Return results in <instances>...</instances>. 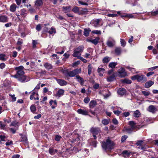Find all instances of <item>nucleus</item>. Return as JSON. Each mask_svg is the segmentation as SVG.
Segmentation results:
<instances>
[{"label": "nucleus", "mask_w": 158, "mask_h": 158, "mask_svg": "<svg viewBox=\"0 0 158 158\" xmlns=\"http://www.w3.org/2000/svg\"><path fill=\"white\" fill-rule=\"evenodd\" d=\"M113 112L115 114L117 115V116H118L121 112V111L118 110H114L113 111Z\"/></svg>", "instance_id": "69168bd1"}, {"label": "nucleus", "mask_w": 158, "mask_h": 158, "mask_svg": "<svg viewBox=\"0 0 158 158\" xmlns=\"http://www.w3.org/2000/svg\"><path fill=\"white\" fill-rule=\"evenodd\" d=\"M110 57L108 56L105 57L103 59V62L104 63H107L110 61Z\"/></svg>", "instance_id": "79ce46f5"}, {"label": "nucleus", "mask_w": 158, "mask_h": 158, "mask_svg": "<svg viewBox=\"0 0 158 158\" xmlns=\"http://www.w3.org/2000/svg\"><path fill=\"white\" fill-rule=\"evenodd\" d=\"M71 6H63L62 7V10L64 12L67 13L70 12L71 10Z\"/></svg>", "instance_id": "4468645a"}, {"label": "nucleus", "mask_w": 158, "mask_h": 158, "mask_svg": "<svg viewBox=\"0 0 158 158\" xmlns=\"http://www.w3.org/2000/svg\"><path fill=\"white\" fill-rule=\"evenodd\" d=\"M49 104L51 107V108L53 109H55L57 106V102L56 100L53 101L51 100L49 102Z\"/></svg>", "instance_id": "dca6fc26"}, {"label": "nucleus", "mask_w": 158, "mask_h": 158, "mask_svg": "<svg viewBox=\"0 0 158 158\" xmlns=\"http://www.w3.org/2000/svg\"><path fill=\"white\" fill-rule=\"evenodd\" d=\"M47 32L49 33L50 34H55L56 32V29L54 27H52L50 29V30L48 31Z\"/></svg>", "instance_id": "e433bc0d"}, {"label": "nucleus", "mask_w": 158, "mask_h": 158, "mask_svg": "<svg viewBox=\"0 0 158 158\" xmlns=\"http://www.w3.org/2000/svg\"><path fill=\"white\" fill-rule=\"evenodd\" d=\"M158 14V10H157L156 11H152L151 12V14L152 15H156Z\"/></svg>", "instance_id": "0e129e2a"}, {"label": "nucleus", "mask_w": 158, "mask_h": 158, "mask_svg": "<svg viewBox=\"0 0 158 158\" xmlns=\"http://www.w3.org/2000/svg\"><path fill=\"white\" fill-rule=\"evenodd\" d=\"M15 78L18 79V80L22 83L30 81V79L29 77L26 76L24 74L23 75H20Z\"/></svg>", "instance_id": "39448f33"}, {"label": "nucleus", "mask_w": 158, "mask_h": 158, "mask_svg": "<svg viewBox=\"0 0 158 158\" xmlns=\"http://www.w3.org/2000/svg\"><path fill=\"white\" fill-rule=\"evenodd\" d=\"M45 67L47 69H49L52 68V65L48 63H46L44 64Z\"/></svg>", "instance_id": "8fccbe9b"}, {"label": "nucleus", "mask_w": 158, "mask_h": 158, "mask_svg": "<svg viewBox=\"0 0 158 158\" xmlns=\"http://www.w3.org/2000/svg\"><path fill=\"white\" fill-rule=\"evenodd\" d=\"M134 129L132 127H127V128H124L123 129V131L127 132L128 134L131 133Z\"/></svg>", "instance_id": "bb28decb"}, {"label": "nucleus", "mask_w": 158, "mask_h": 158, "mask_svg": "<svg viewBox=\"0 0 158 158\" xmlns=\"http://www.w3.org/2000/svg\"><path fill=\"white\" fill-rule=\"evenodd\" d=\"M148 111L152 113H154L156 111V109L153 105L150 106L148 108Z\"/></svg>", "instance_id": "ddd939ff"}, {"label": "nucleus", "mask_w": 158, "mask_h": 158, "mask_svg": "<svg viewBox=\"0 0 158 158\" xmlns=\"http://www.w3.org/2000/svg\"><path fill=\"white\" fill-rule=\"evenodd\" d=\"M142 93L145 96H148L150 95V93L148 92H147L145 91H143L142 92Z\"/></svg>", "instance_id": "13d9d810"}, {"label": "nucleus", "mask_w": 158, "mask_h": 158, "mask_svg": "<svg viewBox=\"0 0 158 158\" xmlns=\"http://www.w3.org/2000/svg\"><path fill=\"white\" fill-rule=\"evenodd\" d=\"M62 138L61 136L60 135H56L55 136V140L57 141H59L60 139Z\"/></svg>", "instance_id": "5fc2aeb1"}, {"label": "nucleus", "mask_w": 158, "mask_h": 158, "mask_svg": "<svg viewBox=\"0 0 158 158\" xmlns=\"http://www.w3.org/2000/svg\"><path fill=\"white\" fill-rule=\"evenodd\" d=\"M57 152V150H54L53 148H50L49 149V152L52 155H54Z\"/></svg>", "instance_id": "7c9ffc66"}, {"label": "nucleus", "mask_w": 158, "mask_h": 158, "mask_svg": "<svg viewBox=\"0 0 158 158\" xmlns=\"http://www.w3.org/2000/svg\"><path fill=\"white\" fill-rule=\"evenodd\" d=\"M9 18L6 15H0V22L5 23L8 21Z\"/></svg>", "instance_id": "9d476101"}, {"label": "nucleus", "mask_w": 158, "mask_h": 158, "mask_svg": "<svg viewBox=\"0 0 158 158\" xmlns=\"http://www.w3.org/2000/svg\"><path fill=\"white\" fill-rule=\"evenodd\" d=\"M118 94L123 95L126 93V90L123 88H120L118 90Z\"/></svg>", "instance_id": "4be33fe9"}, {"label": "nucleus", "mask_w": 158, "mask_h": 158, "mask_svg": "<svg viewBox=\"0 0 158 158\" xmlns=\"http://www.w3.org/2000/svg\"><path fill=\"white\" fill-rule=\"evenodd\" d=\"M154 84V82L152 81H149L146 82L145 84V88H149Z\"/></svg>", "instance_id": "2f4dec72"}, {"label": "nucleus", "mask_w": 158, "mask_h": 158, "mask_svg": "<svg viewBox=\"0 0 158 158\" xmlns=\"http://www.w3.org/2000/svg\"><path fill=\"white\" fill-rule=\"evenodd\" d=\"M26 10L24 9H23L20 10V15L23 18L26 17L27 15Z\"/></svg>", "instance_id": "c756f323"}, {"label": "nucleus", "mask_w": 158, "mask_h": 158, "mask_svg": "<svg viewBox=\"0 0 158 158\" xmlns=\"http://www.w3.org/2000/svg\"><path fill=\"white\" fill-rule=\"evenodd\" d=\"M127 68L130 71H131V72L134 73L135 71V69L131 68L130 67H127Z\"/></svg>", "instance_id": "680f3d73"}, {"label": "nucleus", "mask_w": 158, "mask_h": 158, "mask_svg": "<svg viewBox=\"0 0 158 158\" xmlns=\"http://www.w3.org/2000/svg\"><path fill=\"white\" fill-rule=\"evenodd\" d=\"M23 43V40L22 39H21L20 38H19L18 41L17 43V45H21Z\"/></svg>", "instance_id": "4d7b16f0"}, {"label": "nucleus", "mask_w": 158, "mask_h": 158, "mask_svg": "<svg viewBox=\"0 0 158 158\" xmlns=\"http://www.w3.org/2000/svg\"><path fill=\"white\" fill-rule=\"evenodd\" d=\"M78 59L81 60L83 62L85 63H86L87 62V60L86 59H84L81 56L79 57Z\"/></svg>", "instance_id": "e2e57ef3"}, {"label": "nucleus", "mask_w": 158, "mask_h": 158, "mask_svg": "<svg viewBox=\"0 0 158 158\" xmlns=\"http://www.w3.org/2000/svg\"><path fill=\"white\" fill-rule=\"evenodd\" d=\"M14 68L15 70L16 71V73L14 76L15 77L20 75H23L25 73L23 71L24 68L23 66L16 67Z\"/></svg>", "instance_id": "7ed1b4c3"}, {"label": "nucleus", "mask_w": 158, "mask_h": 158, "mask_svg": "<svg viewBox=\"0 0 158 158\" xmlns=\"http://www.w3.org/2000/svg\"><path fill=\"white\" fill-rule=\"evenodd\" d=\"M106 44L109 47H113L115 44V40L113 38L110 37L107 41Z\"/></svg>", "instance_id": "423d86ee"}, {"label": "nucleus", "mask_w": 158, "mask_h": 158, "mask_svg": "<svg viewBox=\"0 0 158 158\" xmlns=\"http://www.w3.org/2000/svg\"><path fill=\"white\" fill-rule=\"evenodd\" d=\"M87 9L85 8H81V10H79L78 14L79 15H84L87 13L88 12Z\"/></svg>", "instance_id": "b1692460"}, {"label": "nucleus", "mask_w": 158, "mask_h": 158, "mask_svg": "<svg viewBox=\"0 0 158 158\" xmlns=\"http://www.w3.org/2000/svg\"><path fill=\"white\" fill-rule=\"evenodd\" d=\"M30 108L31 111L33 112H34L36 110V107L33 105H31V106Z\"/></svg>", "instance_id": "603ef678"}, {"label": "nucleus", "mask_w": 158, "mask_h": 158, "mask_svg": "<svg viewBox=\"0 0 158 158\" xmlns=\"http://www.w3.org/2000/svg\"><path fill=\"white\" fill-rule=\"evenodd\" d=\"M114 145L113 142L108 139H106V142H102V148L105 150H111L113 148Z\"/></svg>", "instance_id": "f257e3e1"}, {"label": "nucleus", "mask_w": 158, "mask_h": 158, "mask_svg": "<svg viewBox=\"0 0 158 158\" xmlns=\"http://www.w3.org/2000/svg\"><path fill=\"white\" fill-rule=\"evenodd\" d=\"M100 130L98 128L92 127L90 130V131L93 134H98L100 132Z\"/></svg>", "instance_id": "f8f14e48"}, {"label": "nucleus", "mask_w": 158, "mask_h": 158, "mask_svg": "<svg viewBox=\"0 0 158 158\" xmlns=\"http://www.w3.org/2000/svg\"><path fill=\"white\" fill-rule=\"evenodd\" d=\"M122 82L123 83H126L127 84H130L131 83V80L125 79H124L122 80Z\"/></svg>", "instance_id": "ea45409f"}, {"label": "nucleus", "mask_w": 158, "mask_h": 158, "mask_svg": "<svg viewBox=\"0 0 158 158\" xmlns=\"http://www.w3.org/2000/svg\"><path fill=\"white\" fill-rule=\"evenodd\" d=\"M100 21V19H97L92 21V23L94 27H97L99 26V23Z\"/></svg>", "instance_id": "393cba45"}, {"label": "nucleus", "mask_w": 158, "mask_h": 158, "mask_svg": "<svg viewBox=\"0 0 158 158\" xmlns=\"http://www.w3.org/2000/svg\"><path fill=\"white\" fill-rule=\"evenodd\" d=\"M43 4L42 0H37L35 1V6L38 8L42 5Z\"/></svg>", "instance_id": "a878e982"}, {"label": "nucleus", "mask_w": 158, "mask_h": 158, "mask_svg": "<svg viewBox=\"0 0 158 158\" xmlns=\"http://www.w3.org/2000/svg\"><path fill=\"white\" fill-rule=\"evenodd\" d=\"M92 32L94 34L98 35H100L101 34V31L97 30H93L92 31Z\"/></svg>", "instance_id": "3c124183"}, {"label": "nucleus", "mask_w": 158, "mask_h": 158, "mask_svg": "<svg viewBox=\"0 0 158 158\" xmlns=\"http://www.w3.org/2000/svg\"><path fill=\"white\" fill-rule=\"evenodd\" d=\"M6 56L4 54H0V60L2 61H5L6 59L5 58Z\"/></svg>", "instance_id": "09e8293b"}, {"label": "nucleus", "mask_w": 158, "mask_h": 158, "mask_svg": "<svg viewBox=\"0 0 158 158\" xmlns=\"http://www.w3.org/2000/svg\"><path fill=\"white\" fill-rule=\"evenodd\" d=\"M19 135L21 136V137L19 140V142H22L24 144H28V142L27 141V135H23L21 134H20Z\"/></svg>", "instance_id": "1a4fd4ad"}, {"label": "nucleus", "mask_w": 158, "mask_h": 158, "mask_svg": "<svg viewBox=\"0 0 158 158\" xmlns=\"http://www.w3.org/2000/svg\"><path fill=\"white\" fill-rule=\"evenodd\" d=\"M100 38L98 37H96L95 39L92 40V43L94 44L95 45H96L98 43Z\"/></svg>", "instance_id": "c9c22d12"}, {"label": "nucleus", "mask_w": 158, "mask_h": 158, "mask_svg": "<svg viewBox=\"0 0 158 158\" xmlns=\"http://www.w3.org/2000/svg\"><path fill=\"white\" fill-rule=\"evenodd\" d=\"M76 77L77 80V81L79 82L81 85H83L84 83V79L80 77L79 75H76Z\"/></svg>", "instance_id": "a211bd4d"}, {"label": "nucleus", "mask_w": 158, "mask_h": 158, "mask_svg": "<svg viewBox=\"0 0 158 158\" xmlns=\"http://www.w3.org/2000/svg\"><path fill=\"white\" fill-rule=\"evenodd\" d=\"M117 64V63L116 62H112L110 63L109 64V66L112 68H114L115 67L116 65Z\"/></svg>", "instance_id": "37998d69"}, {"label": "nucleus", "mask_w": 158, "mask_h": 158, "mask_svg": "<svg viewBox=\"0 0 158 158\" xmlns=\"http://www.w3.org/2000/svg\"><path fill=\"white\" fill-rule=\"evenodd\" d=\"M120 40L121 45L123 47H124L126 45V42L125 41V40L124 39H121Z\"/></svg>", "instance_id": "de8ad7c7"}, {"label": "nucleus", "mask_w": 158, "mask_h": 158, "mask_svg": "<svg viewBox=\"0 0 158 158\" xmlns=\"http://www.w3.org/2000/svg\"><path fill=\"white\" fill-rule=\"evenodd\" d=\"M122 48L120 47H116L114 49L115 54L117 55H119L122 52Z\"/></svg>", "instance_id": "412c9836"}, {"label": "nucleus", "mask_w": 158, "mask_h": 158, "mask_svg": "<svg viewBox=\"0 0 158 158\" xmlns=\"http://www.w3.org/2000/svg\"><path fill=\"white\" fill-rule=\"evenodd\" d=\"M90 99L89 98L87 97L85 98L84 100V102L86 104H87L89 103L90 101Z\"/></svg>", "instance_id": "bf43d9fd"}, {"label": "nucleus", "mask_w": 158, "mask_h": 158, "mask_svg": "<svg viewBox=\"0 0 158 158\" xmlns=\"http://www.w3.org/2000/svg\"><path fill=\"white\" fill-rule=\"evenodd\" d=\"M115 76L114 74L108 77L107 78V80L108 82H111L115 79Z\"/></svg>", "instance_id": "72a5a7b5"}, {"label": "nucleus", "mask_w": 158, "mask_h": 158, "mask_svg": "<svg viewBox=\"0 0 158 158\" xmlns=\"http://www.w3.org/2000/svg\"><path fill=\"white\" fill-rule=\"evenodd\" d=\"M73 70L75 75L81 73V68L76 69Z\"/></svg>", "instance_id": "a19ab883"}, {"label": "nucleus", "mask_w": 158, "mask_h": 158, "mask_svg": "<svg viewBox=\"0 0 158 158\" xmlns=\"http://www.w3.org/2000/svg\"><path fill=\"white\" fill-rule=\"evenodd\" d=\"M64 93V90L63 89H59L55 94V96L56 97H59L63 95Z\"/></svg>", "instance_id": "2eb2a0df"}, {"label": "nucleus", "mask_w": 158, "mask_h": 158, "mask_svg": "<svg viewBox=\"0 0 158 158\" xmlns=\"http://www.w3.org/2000/svg\"><path fill=\"white\" fill-rule=\"evenodd\" d=\"M127 135H123L121 139V142L122 143L124 142L127 139Z\"/></svg>", "instance_id": "6e6d98bb"}, {"label": "nucleus", "mask_w": 158, "mask_h": 158, "mask_svg": "<svg viewBox=\"0 0 158 158\" xmlns=\"http://www.w3.org/2000/svg\"><path fill=\"white\" fill-rule=\"evenodd\" d=\"M109 120L107 119H104L102 121V123L105 125H107L109 124Z\"/></svg>", "instance_id": "49530a36"}, {"label": "nucleus", "mask_w": 158, "mask_h": 158, "mask_svg": "<svg viewBox=\"0 0 158 158\" xmlns=\"http://www.w3.org/2000/svg\"><path fill=\"white\" fill-rule=\"evenodd\" d=\"M84 47L83 45L79 46L76 48L74 50V53L73 54V56L75 57H77V58L81 57V53L84 50Z\"/></svg>", "instance_id": "f03ea898"}, {"label": "nucleus", "mask_w": 158, "mask_h": 158, "mask_svg": "<svg viewBox=\"0 0 158 158\" xmlns=\"http://www.w3.org/2000/svg\"><path fill=\"white\" fill-rule=\"evenodd\" d=\"M99 84L97 83H95L93 85V88L95 89H98L99 87Z\"/></svg>", "instance_id": "774afa93"}, {"label": "nucleus", "mask_w": 158, "mask_h": 158, "mask_svg": "<svg viewBox=\"0 0 158 158\" xmlns=\"http://www.w3.org/2000/svg\"><path fill=\"white\" fill-rule=\"evenodd\" d=\"M77 112L78 114L85 115H88V111L87 110L81 109H78Z\"/></svg>", "instance_id": "9b49d317"}, {"label": "nucleus", "mask_w": 158, "mask_h": 158, "mask_svg": "<svg viewBox=\"0 0 158 158\" xmlns=\"http://www.w3.org/2000/svg\"><path fill=\"white\" fill-rule=\"evenodd\" d=\"M141 114L139 110H137L134 112L133 116L135 118H138L140 116Z\"/></svg>", "instance_id": "f704fd0d"}, {"label": "nucleus", "mask_w": 158, "mask_h": 158, "mask_svg": "<svg viewBox=\"0 0 158 158\" xmlns=\"http://www.w3.org/2000/svg\"><path fill=\"white\" fill-rule=\"evenodd\" d=\"M97 105V102L96 101L93 100H91L89 103V107L90 109L93 108Z\"/></svg>", "instance_id": "aec40b11"}, {"label": "nucleus", "mask_w": 158, "mask_h": 158, "mask_svg": "<svg viewBox=\"0 0 158 158\" xmlns=\"http://www.w3.org/2000/svg\"><path fill=\"white\" fill-rule=\"evenodd\" d=\"M87 50L89 52V53H86L85 54L84 57L86 58H91L92 56L90 54L91 52H93V49L91 48H88L87 49Z\"/></svg>", "instance_id": "6ab92c4d"}, {"label": "nucleus", "mask_w": 158, "mask_h": 158, "mask_svg": "<svg viewBox=\"0 0 158 158\" xmlns=\"http://www.w3.org/2000/svg\"><path fill=\"white\" fill-rule=\"evenodd\" d=\"M143 142V141L142 140H140L137 141L136 143V144L138 146H141L142 145V144Z\"/></svg>", "instance_id": "338daca9"}, {"label": "nucleus", "mask_w": 158, "mask_h": 158, "mask_svg": "<svg viewBox=\"0 0 158 158\" xmlns=\"http://www.w3.org/2000/svg\"><path fill=\"white\" fill-rule=\"evenodd\" d=\"M41 25L40 24H39L36 26V29L37 31H40L41 30Z\"/></svg>", "instance_id": "052dcab7"}, {"label": "nucleus", "mask_w": 158, "mask_h": 158, "mask_svg": "<svg viewBox=\"0 0 158 158\" xmlns=\"http://www.w3.org/2000/svg\"><path fill=\"white\" fill-rule=\"evenodd\" d=\"M38 94L35 92H33L32 93V94L31 95L30 98L31 100H32L34 99L35 100H38L39 98L38 96Z\"/></svg>", "instance_id": "f3484780"}, {"label": "nucleus", "mask_w": 158, "mask_h": 158, "mask_svg": "<svg viewBox=\"0 0 158 158\" xmlns=\"http://www.w3.org/2000/svg\"><path fill=\"white\" fill-rule=\"evenodd\" d=\"M63 73L66 77H73L75 76L73 70L69 71L68 69H65L63 71Z\"/></svg>", "instance_id": "0eeeda50"}, {"label": "nucleus", "mask_w": 158, "mask_h": 158, "mask_svg": "<svg viewBox=\"0 0 158 158\" xmlns=\"http://www.w3.org/2000/svg\"><path fill=\"white\" fill-rule=\"evenodd\" d=\"M91 31L90 29L89 28L84 29V35L86 36H88L89 35V32Z\"/></svg>", "instance_id": "473e14b6"}, {"label": "nucleus", "mask_w": 158, "mask_h": 158, "mask_svg": "<svg viewBox=\"0 0 158 158\" xmlns=\"http://www.w3.org/2000/svg\"><path fill=\"white\" fill-rule=\"evenodd\" d=\"M37 44V40H32V45L33 48H35L36 47V45Z\"/></svg>", "instance_id": "864d4df0"}, {"label": "nucleus", "mask_w": 158, "mask_h": 158, "mask_svg": "<svg viewBox=\"0 0 158 158\" xmlns=\"http://www.w3.org/2000/svg\"><path fill=\"white\" fill-rule=\"evenodd\" d=\"M118 73L119 76L121 77H125L127 75V73L125 69L122 68L119 69L118 71Z\"/></svg>", "instance_id": "6e6552de"}, {"label": "nucleus", "mask_w": 158, "mask_h": 158, "mask_svg": "<svg viewBox=\"0 0 158 158\" xmlns=\"http://www.w3.org/2000/svg\"><path fill=\"white\" fill-rule=\"evenodd\" d=\"M131 79L135 80H137L139 82H143L146 81V78L143 75H140L138 74L136 75L132 76Z\"/></svg>", "instance_id": "20e7f679"}, {"label": "nucleus", "mask_w": 158, "mask_h": 158, "mask_svg": "<svg viewBox=\"0 0 158 158\" xmlns=\"http://www.w3.org/2000/svg\"><path fill=\"white\" fill-rule=\"evenodd\" d=\"M105 71V69L102 68H98V72L99 73V75L101 77L103 76Z\"/></svg>", "instance_id": "c85d7f7f"}, {"label": "nucleus", "mask_w": 158, "mask_h": 158, "mask_svg": "<svg viewBox=\"0 0 158 158\" xmlns=\"http://www.w3.org/2000/svg\"><path fill=\"white\" fill-rule=\"evenodd\" d=\"M129 124L131 126V127L135 129V123L133 121H130L129 122Z\"/></svg>", "instance_id": "c03bdc74"}, {"label": "nucleus", "mask_w": 158, "mask_h": 158, "mask_svg": "<svg viewBox=\"0 0 158 158\" xmlns=\"http://www.w3.org/2000/svg\"><path fill=\"white\" fill-rule=\"evenodd\" d=\"M16 6L15 4H13L10 6V11L12 12H14L16 10Z\"/></svg>", "instance_id": "4c0bfd02"}, {"label": "nucleus", "mask_w": 158, "mask_h": 158, "mask_svg": "<svg viewBox=\"0 0 158 158\" xmlns=\"http://www.w3.org/2000/svg\"><path fill=\"white\" fill-rule=\"evenodd\" d=\"M131 153V152H130L129 151L127 150L123 151L122 153V154L125 157H129Z\"/></svg>", "instance_id": "5701e85b"}, {"label": "nucleus", "mask_w": 158, "mask_h": 158, "mask_svg": "<svg viewBox=\"0 0 158 158\" xmlns=\"http://www.w3.org/2000/svg\"><path fill=\"white\" fill-rule=\"evenodd\" d=\"M72 10L75 13H77L78 14L79 12V7L76 6H74L72 9Z\"/></svg>", "instance_id": "a18cd8bd"}, {"label": "nucleus", "mask_w": 158, "mask_h": 158, "mask_svg": "<svg viewBox=\"0 0 158 158\" xmlns=\"http://www.w3.org/2000/svg\"><path fill=\"white\" fill-rule=\"evenodd\" d=\"M57 82L61 86L66 85L67 84L66 81L64 80L58 79L57 80Z\"/></svg>", "instance_id": "cd10ccee"}, {"label": "nucleus", "mask_w": 158, "mask_h": 158, "mask_svg": "<svg viewBox=\"0 0 158 158\" xmlns=\"http://www.w3.org/2000/svg\"><path fill=\"white\" fill-rule=\"evenodd\" d=\"M93 67L91 64H89L88 66V74L90 75L92 73Z\"/></svg>", "instance_id": "58836bf2"}]
</instances>
